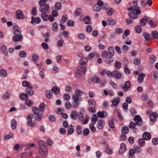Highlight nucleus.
<instances>
[{"label":"nucleus","instance_id":"nucleus-1","mask_svg":"<svg viewBox=\"0 0 158 158\" xmlns=\"http://www.w3.org/2000/svg\"><path fill=\"white\" fill-rule=\"evenodd\" d=\"M82 94V92L80 90H76L75 94L73 96L72 98L73 100V106L78 107L80 104L79 97L81 96Z\"/></svg>","mask_w":158,"mask_h":158},{"label":"nucleus","instance_id":"nucleus-2","mask_svg":"<svg viewBox=\"0 0 158 158\" xmlns=\"http://www.w3.org/2000/svg\"><path fill=\"white\" fill-rule=\"evenodd\" d=\"M114 48L112 46L109 47L108 48V52L109 55V57L106 59L105 62L107 64H109L114 60L113 56L114 55Z\"/></svg>","mask_w":158,"mask_h":158},{"label":"nucleus","instance_id":"nucleus-3","mask_svg":"<svg viewBox=\"0 0 158 158\" xmlns=\"http://www.w3.org/2000/svg\"><path fill=\"white\" fill-rule=\"evenodd\" d=\"M22 84L23 86L27 87L26 89V91L28 95L32 96L34 94V92L32 89V86L28 81H24L22 82Z\"/></svg>","mask_w":158,"mask_h":158},{"label":"nucleus","instance_id":"nucleus-4","mask_svg":"<svg viewBox=\"0 0 158 158\" xmlns=\"http://www.w3.org/2000/svg\"><path fill=\"white\" fill-rule=\"evenodd\" d=\"M40 110L39 108L35 106L33 107L32 108V110L34 113L33 116L36 120L39 121L41 119V115L39 113Z\"/></svg>","mask_w":158,"mask_h":158},{"label":"nucleus","instance_id":"nucleus-5","mask_svg":"<svg viewBox=\"0 0 158 158\" xmlns=\"http://www.w3.org/2000/svg\"><path fill=\"white\" fill-rule=\"evenodd\" d=\"M88 103L89 105V107L88 108L89 111L92 113H94L96 111V106L95 101L92 98H90L89 100Z\"/></svg>","mask_w":158,"mask_h":158},{"label":"nucleus","instance_id":"nucleus-6","mask_svg":"<svg viewBox=\"0 0 158 158\" xmlns=\"http://www.w3.org/2000/svg\"><path fill=\"white\" fill-rule=\"evenodd\" d=\"M103 2L102 1H98L97 4H94L93 6V9L95 11L99 12L102 9V6L103 5Z\"/></svg>","mask_w":158,"mask_h":158},{"label":"nucleus","instance_id":"nucleus-7","mask_svg":"<svg viewBox=\"0 0 158 158\" xmlns=\"http://www.w3.org/2000/svg\"><path fill=\"white\" fill-rule=\"evenodd\" d=\"M86 67H82L80 66L77 67L76 72L77 75L81 76L86 72Z\"/></svg>","mask_w":158,"mask_h":158},{"label":"nucleus","instance_id":"nucleus-8","mask_svg":"<svg viewBox=\"0 0 158 158\" xmlns=\"http://www.w3.org/2000/svg\"><path fill=\"white\" fill-rule=\"evenodd\" d=\"M131 7H132V9L134 10H135V12L137 14H139L140 13V11L138 9L137 1H133L130 4Z\"/></svg>","mask_w":158,"mask_h":158},{"label":"nucleus","instance_id":"nucleus-9","mask_svg":"<svg viewBox=\"0 0 158 158\" xmlns=\"http://www.w3.org/2000/svg\"><path fill=\"white\" fill-rule=\"evenodd\" d=\"M134 120L136 121V124L139 126L142 125L143 122L140 116L139 115L135 116L134 118Z\"/></svg>","mask_w":158,"mask_h":158},{"label":"nucleus","instance_id":"nucleus-10","mask_svg":"<svg viewBox=\"0 0 158 158\" xmlns=\"http://www.w3.org/2000/svg\"><path fill=\"white\" fill-rule=\"evenodd\" d=\"M112 77L117 79L121 78L122 77V74L118 71L116 70H114L112 72Z\"/></svg>","mask_w":158,"mask_h":158},{"label":"nucleus","instance_id":"nucleus-11","mask_svg":"<svg viewBox=\"0 0 158 158\" xmlns=\"http://www.w3.org/2000/svg\"><path fill=\"white\" fill-rule=\"evenodd\" d=\"M16 18L17 19H22L24 18L23 13L21 10H17L16 12Z\"/></svg>","mask_w":158,"mask_h":158},{"label":"nucleus","instance_id":"nucleus-12","mask_svg":"<svg viewBox=\"0 0 158 158\" xmlns=\"http://www.w3.org/2000/svg\"><path fill=\"white\" fill-rule=\"evenodd\" d=\"M157 114L155 112H153L152 114L149 116L150 118V123L151 124H152L153 123L155 119L157 117Z\"/></svg>","mask_w":158,"mask_h":158},{"label":"nucleus","instance_id":"nucleus-13","mask_svg":"<svg viewBox=\"0 0 158 158\" xmlns=\"http://www.w3.org/2000/svg\"><path fill=\"white\" fill-rule=\"evenodd\" d=\"M131 86L130 82L129 81H127L125 82L124 85L122 87V89L124 91L126 92L130 88Z\"/></svg>","mask_w":158,"mask_h":158},{"label":"nucleus","instance_id":"nucleus-14","mask_svg":"<svg viewBox=\"0 0 158 158\" xmlns=\"http://www.w3.org/2000/svg\"><path fill=\"white\" fill-rule=\"evenodd\" d=\"M13 33L15 35H19L21 34V30L17 26L13 27Z\"/></svg>","mask_w":158,"mask_h":158},{"label":"nucleus","instance_id":"nucleus-15","mask_svg":"<svg viewBox=\"0 0 158 158\" xmlns=\"http://www.w3.org/2000/svg\"><path fill=\"white\" fill-rule=\"evenodd\" d=\"M126 150V146L124 143H123L121 144L120 148L119 150V153L123 154Z\"/></svg>","mask_w":158,"mask_h":158},{"label":"nucleus","instance_id":"nucleus-16","mask_svg":"<svg viewBox=\"0 0 158 158\" xmlns=\"http://www.w3.org/2000/svg\"><path fill=\"white\" fill-rule=\"evenodd\" d=\"M104 125V122L102 120H99L98 121L97 127L99 129H102Z\"/></svg>","mask_w":158,"mask_h":158},{"label":"nucleus","instance_id":"nucleus-17","mask_svg":"<svg viewBox=\"0 0 158 158\" xmlns=\"http://www.w3.org/2000/svg\"><path fill=\"white\" fill-rule=\"evenodd\" d=\"M22 38L23 36L21 34L15 35L13 37V40L15 41H21Z\"/></svg>","mask_w":158,"mask_h":158},{"label":"nucleus","instance_id":"nucleus-18","mask_svg":"<svg viewBox=\"0 0 158 158\" xmlns=\"http://www.w3.org/2000/svg\"><path fill=\"white\" fill-rule=\"evenodd\" d=\"M39 153L43 156H45L48 153V148H39Z\"/></svg>","mask_w":158,"mask_h":158},{"label":"nucleus","instance_id":"nucleus-19","mask_svg":"<svg viewBox=\"0 0 158 158\" xmlns=\"http://www.w3.org/2000/svg\"><path fill=\"white\" fill-rule=\"evenodd\" d=\"M31 23L32 24H33L35 23L36 24L39 23L41 21L39 17L35 18L32 16L31 18Z\"/></svg>","mask_w":158,"mask_h":158},{"label":"nucleus","instance_id":"nucleus-20","mask_svg":"<svg viewBox=\"0 0 158 158\" xmlns=\"http://www.w3.org/2000/svg\"><path fill=\"white\" fill-rule=\"evenodd\" d=\"M140 3L143 6H146L147 4L150 6L152 5V1H141Z\"/></svg>","mask_w":158,"mask_h":158},{"label":"nucleus","instance_id":"nucleus-21","mask_svg":"<svg viewBox=\"0 0 158 158\" xmlns=\"http://www.w3.org/2000/svg\"><path fill=\"white\" fill-rule=\"evenodd\" d=\"M145 76V74L143 73H142L139 75L137 78V81L139 83L143 82V81L144 77Z\"/></svg>","mask_w":158,"mask_h":158},{"label":"nucleus","instance_id":"nucleus-22","mask_svg":"<svg viewBox=\"0 0 158 158\" xmlns=\"http://www.w3.org/2000/svg\"><path fill=\"white\" fill-rule=\"evenodd\" d=\"M120 101V98L118 97L114 98L112 100V105L114 106H117Z\"/></svg>","mask_w":158,"mask_h":158},{"label":"nucleus","instance_id":"nucleus-23","mask_svg":"<svg viewBox=\"0 0 158 158\" xmlns=\"http://www.w3.org/2000/svg\"><path fill=\"white\" fill-rule=\"evenodd\" d=\"M129 16L132 19H136L138 17V15L135 12V10L132 11L131 12L129 13Z\"/></svg>","mask_w":158,"mask_h":158},{"label":"nucleus","instance_id":"nucleus-24","mask_svg":"<svg viewBox=\"0 0 158 158\" xmlns=\"http://www.w3.org/2000/svg\"><path fill=\"white\" fill-rule=\"evenodd\" d=\"M135 153L136 154H139L141 153L142 152V149L141 148L137 145H134L133 147Z\"/></svg>","mask_w":158,"mask_h":158},{"label":"nucleus","instance_id":"nucleus-25","mask_svg":"<svg viewBox=\"0 0 158 158\" xmlns=\"http://www.w3.org/2000/svg\"><path fill=\"white\" fill-rule=\"evenodd\" d=\"M40 147L39 148H48L46 143L43 141H40L39 142Z\"/></svg>","mask_w":158,"mask_h":158},{"label":"nucleus","instance_id":"nucleus-26","mask_svg":"<svg viewBox=\"0 0 158 158\" xmlns=\"http://www.w3.org/2000/svg\"><path fill=\"white\" fill-rule=\"evenodd\" d=\"M78 114L76 111H73L71 112L70 117L73 120H76L78 117Z\"/></svg>","mask_w":158,"mask_h":158},{"label":"nucleus","instance_id":"nucleus-27","mask_svg":"<svg viewBox=\"0 0 158 158\" xmlns=\"http://www.w3.org/2000/svg\"><path fill=\"white\" fill-rule=\"evenodd\" d=\"M143 137L144 139L148 140L151 139V134L148 132H145L143 134Z\"/></svg>","mask_w":158,"mask_h":158},{"label":"nucleus","instance_id":"nucleus-28","mask_svg":"<svg viewBox=\"0 0 158 158\" xmlns=\"http://www.w3.org/2000/svg\"><path fill=\"white\" fill-rule=\"evenodd\" d=\"M88 61V59L87 58L84 57L82 59L80 60V66H81V65H83L85 64H86L87 62Z\"/></svg>","mask_w":158,"mask_h":158},{"label":"nucleus","instance_id":"nucleus-29","mask_svg":"<svg viewBox=\"0 0 158 158\" xmlns=\"http://www.w3.org/2000/svg\"><path fill=\"white\" fill-rule=\"evenodd\" d=\"M105 114L106 115V117L107 116V113L106 111L101 112L99 111L98 113V115L99 118H102L104 116Z\"/></svg>","mask_w":158,"mask_h":158},{"label":"nucleus","instance_id":"nucleus-30","mask_svg":"<svg viewBox=\"0 0 158 158\" xmlns=\"http://www.w3.org/2000/svg\"><path fill=\"white\" fill-rule=\"evenodd\" d=\"M103 143L106 145L105 148L106 151V153L109 154H111L112 153V151L110 148H108V144L106 142H103Z\"/></svg>","mask_w":158,"mask_h":158},{"label":"nucleus","instance_id":"nucleus-31","mask_svg":"<svg viewBox=\"0 0 158 158\" xmlns=\"http://www.w3.org/2000/svg\"><path fill=\"white\" fill-rule=\"evenodd\" d=\"M148 20V18L147 17H145L144 18L141 19L140 21V25L142 26H144L147 23Z\"/></svg>","mask_w":158,"mask_h":158},{"label":"nucleus","instance_id":"nucleus-32","mask_svg":"<svg viewBox=\"0 0 158 158\" xmlns=\"http://www.w3.org/2000/svg\"><path fill=\"white\" fill-rule=\"evenodd\" d=\"M52 91L55 94H57L60 92V89L59 88L57 87H53L52 89Z\"/></svg>","mask_w":158,"mask_h":158},{"label":"nucleus","instance_id":"nucleus-33","mask_svg":"<svg viewBox=\"0 0 158 158\" xmlns=\"http://www.w3.org/2000/svg\"><path fill=\"white\" fill-rule=\"evenodd\" d=\"M152 37L153 39L158 38V32L156 31H152L151 32Z\"/></svg>","mask_w":158,"mask_h":158},{"label":"nucleus","instance_id":"nucleus-34","mask_svg":"<svg viewBox=\"0 0 158 158\" xmlns=\"http://www.w3.org/2000/svg\"><path fill=\"white\" fill-rule=\"evenodd\" d=\"M128 127L126 126L123 127L121 129V131L123 134H127L129 132Z\"/></svg>","mask_w":158,"mask_h":158},{"label":"nucleus","instance_id":"nucleus-35","mask_svg":"<svg viewBox=\"0 0 158 158\" xmlns=\"http://www.w3.org/2000/svg\"><path fill=\"white\" fill-rule=\"evenodd\" d=\"M11 127L12 129L13 130H15L16 128L17 124L16 120L15 119L12 120L11 121Z\"/></svg>","mask_w":158,"mask_h":158},{"label":"nucleus","instance_id":"nucleus-36","mask_svg":"<svg viewBox=\"0 0 158 158\" xmlns=\"http://www.w3.org/2000/svg\"><path fill=\"white\" fill-rule=\"evenodd\" d=\"M84 21L85 23L86 24H91L92 23L91 19L88 16L85 17L84 19Z\"/></svg>","mask_w":158,"mask_h":158},{"label":"nucleus","instance_id":"nucleus-37","mask_svg":"<svg viewBox=\"0 0 158 158\" xmlns=\"http://www.w3.org/2000/svg\"><path fill=\"white\" fill-rule=\"evenodd\" d=\"M53 93L52 91L49 90H47L46 91V97L48 98H51L52 96Z\"/></svg>","mask_w":158,"mask_h":158},{"label":"nucleus","instance_id":"nucleus-38","mask_svg":"<svg viewBox=\"0 0 158 158\" xmlns=\"http://www.w3.org/2000/svg\"><path fill=\"white\" fill-rule=\"evenodd\" d=\"M143 35L146 41L149 42L150 41L151 39L150 36L148 33L147 32H145L143 34Z\"/></svg>","mask_w":158,"mask_h":158},{"label":"nucleus","instance_id":"nucleus-39","mask_svg":"<svg viewBox=\"0 0 158 158\" xmlns=\"http://www.w3.org/2000/svg\"><path fill=\"white\" fill-rule=\"evenodd\" d=\"M68 17L67 15L64 14L63 15L61 19L60 20V23L64 24L68 20Z\"/></svg>","mask_w":158,"mask_h":158},{"label":"nucleus","instance_id":"nucleus-40","mask_svg":"<svg viewBox=\"0 0 158 158\" xmlns=\"http://www.w3.org/2000/svg\"><path fill=\"white\" fill-rule=\"evenodd\" d=\"M106 12L108 15H112L114 13V10L110 8H107L106 9Z\"/></svg>","mask_w":158,"mask_h":158},{"label":"nucleus","instance_id":"nucleus-41","mask_svg":"<svg viewBox=\"0 0 158 158\" xmlns=\"http://www.w3.org/2000/svg\"><path fill=\"white\" fill-rule=\"evenodd\" d=\"M7 72L4 69L0 70V76L2 77H5L6 76Z\"/></svg>","mask_w":158,"mask_h":158},{"label":"nucleus","instance_id":"nucleus-42","mask_svg":"<svg viewBox=\"0 0 158 158\" xmlns=\"http://www.w3.org/2000/svg\"><path fill=\"white\" fill-rule=\"evenodd\" d=\"M58 25L56 23H53L52 24V30L53 31H57L58 29Z\"/></svg>","mask_w":158,"mask_h":158},{"label":"nucleus","instance_id":"nucleus-43","mask_svg":"<svg viewBox=\"0 0 158 158\" xmlns=\"http://www.w3.org/2000/svg\"><path fill=\"white\" fill-rule=\"evenodd\" d=\"M92 81L96 83L99 82L100 81V79L96 76H93L92 77Z\"/></svg>","mask_w":158,"mask_h":158},{"label":"nucleus","instance_id":"nucleus-44","mask_svg":"<svg viewBox=\"0 0 158 158\" xmlns=\"http://www.w3.org/2000/svg\"><path fill=\"white\" fill-rule=\"evenodd\" d=\"M69 127H70V128L68 129L67 132L68 135H71L74 132V130L73 128L74 127L72 125H70Z\"/></svg>","mask_w":158,"mask_h":158},{"label":"nucleus","instance_id":"nucleus-45","mask_svg":"<svg viewBox=\"0 0 158 158\" xmlns=\"http://www.w3.org/2000/svg\"><path fill=\"white\" fill-rule=\"evenodd\" d=\"M20 98L23 100H27L28 98V96L27 94H21L20 95Z\"/></svg>","mask_w":158,"mask_h":158},{"label":"nucleus","instance_id":"nucleus-46","mask_svg":"<svg viewBox=\"0 0 158 158\" xmlns=\"http://www.w3.org/2000/svg\"><path fill=\"white\" fill-rule=\"evenodd\" d=\"M1 49L4 55L7 56L8 55V52L6 50V47L5 46H3L1 48Z\"/></svg>","mask_w":158,"mask_h":158},{"label":"nucleus","instance_id":"nucleus-47","mask_svg":"<svg viewBox=\"0 0 158 158\" xmlns=\"http://www.w3.org/2000/svg\"><path fill=\"white\" fill-rule=\"evenodd\" d=\"M135 30L137 33H139L142 31V27L140 26H136L135 27Z\"/></svg>","mask_w":158,"mask_h":158},{"label":"nucleus","instance_id":"nucleus-48","mask_svg":"<svg viewBox=\"0 0 158 158\" xmlns=\"http://www.w3.org/2000/svg\"><path fill=\"white\" fill-rule=\"evenodd\" d=\"M19 55L21 57H25L27 56V54L25 51H21L19 52Z\"/></svg>","mask_w":158,"mask_h":158},{"label":"nucleus","instance_id":"nucleus-49","mask_svg":"<svg viewBox=\"0 0 158 158\" xmlns=\"http://www.w3.org/2000/svg\"><path fill=\"white\" fill-rule=\"evenodd\" d=\"M41 17L45 21H47L48 20V16L44 13H43L41 14Z\"/></svg>","mask_w":158,"mask_h":158},{"label":"nucleus","instance_id":"nucleus-50","mask_svg":"<svg viewBox=\"0 0 158 158\" xmlns=\"http://www.w3.org/2000/svg\"><path fill=\"white\" fill-rule=\"evenodd\" d=\"M48 119L51 122H54L56 121L55 117L53 115H50L48 116Z\"/></svg>","mask_w":158,"mask_h":158},{"label":"nucleus","instance_id":"nucleus-51","mask_svg":"<svg viewBox=\"0 0 158 158\" xmlns=\"http://www.w3.org/2000/svg\"><path fill=\"white\" fill-rule=\"evenodd\" d=\"M81 14V9L80 8H77L76 9L74 13L75 15L78 16Z\"/></svg>","mask_w":158,"mask_h":158},{"label":"nucleus","instance_id":"nucleus-52","mask_svg":"<svg viewBox=\"0 0 158 158\" xmlns=\"http://www.w3.org/2000/svg\"><path fill=\"white\" fill-rule=\"evenodd\" d=\"M32 59L34 62H36L38 60L39 57L37 55L34 54L32 56Z\"/></svg>","mask_w":158,"mask_h":158},{"label":"nucleus","instance_id":"nucleus-53","mask_svg":"<svg viewBox=\"0 0 158 158\" xmlns=\"http://www.w3.org/2000/svg\"><path fill=\"white\" fill-rule=\"evenodd\" d=\"M102 57L104 58H108V57H109V54L106 51H104L102 52Z\"/></svg>","mask_w":158,"mask_h":158},{"label":"nucleus","instance_id":"nucleus-54","mask_svg":"<svg viewBox=\"0 0 158 158\" xmlns=\"http://www.w3.org/2000/svg\"><path fill=\"white\" fill-rule=\"evenodd\" d=\"M133 62L135 65H139L140 64V60L138 58H135L134 59Z\"/></svg>","mask_w":158,"mask_h":158},{"label":"nucleus","instance_id":"nucleus-55","mask_svg":"<svg viewBox=\"0 0 158 158\" xmlns=\"http://www.w3.org/2000/svg\"><path fill=\"white\" fill-rule=\"evenodd\" d=\"M92 123L94 124H95L96 121L98 120V117L96 114L93 115L92 118Z\"/></svg>","mask_w":158,"mask_h":158},{"label":"nucleus","instance_id":"nucleus-56","mask_svg":"<svg viewBox=\"0 0 158 158\" xmlns=\"http://www.w3.org/2000/svg\"><path fill=\"white\" fill-rule=\"evenodd\" d=\"M61 4L60 2H57L55 4V8L57 10H60L61 8Z\"/></svg>","mask_w":158,"mask_h":158},{"label":"nucleus","instance_id":"nucleus-57","mask_svg":"<svg viewBox=\"0 0 158 158\" xmlns=\"http://www.w3.org/2000/svg\"><path fill=\"white\" fill-rule=\"evenodd\" d=\"M139 143L141 147H143L145 145V141L144 139H140L139 140Z\"/></svg>","mask_w":158,"mask_h":158},{"label":"nucleus","instance_id":"nucleus-58","mask_svg":"<svg viewBox=\"0 0 158 158\" xmlns=\"http://www.w3.org/2000/svg\"><path fill=\"white\" fill-rule=\"evenodd\" d=\"M76 131L77 133L78 134L80 135L82 133V130L81 127V126H78L76 128Z\"/></svg>","mask_w":158,"mask_h":158},{"label":"nucleus","instance_id":"nucleus-59","mask_svg":"<svg viewBox=\"0 0 158 158\" xmlns=\"http://www.w3.org/2000/svg\"><path fill=\"white\" fill-rule=\"evenodd\" d=\"M156 60V58L153 55L150 56L149 61L152 63H154Z\"/></svg>","mask_w":158,"mask_h":158},{"label":"nucleus","instance_id":"nucleus-60","mask_svg":"<svg viewBox=\"0 0 158 158\" xmlns=\"http://www.w3.org/2000/svg\"><path fill=\"white\" fill-rule=\"evenodd\" d=\"M78 116L79 117V121L81 122L83 121L84 120L83 114L81 112L78 113Z\"/></svg>","mask_w":158,"mask_h":158},{"label":"nucleus","instance_id":"nucleus-61","mask_svg":"<svg viewBox=\"0 0 158 158\" xmlns=\"http://www.w3.org/2000/svg\"><path fill=\"white\" fill-rule=\"evenodd\" d=\"M114 65L116 69H119L121 68V64L120 62L118 61H116Z\"/></svg>","mask_w":158,"mask_h":158},{"label":"nucleus","instance_id":"nucleus-62","mask_svg":"<svg viewBox=\"0 0 158 158\" xmlns=\"http://www.w3.org/2000/svg\"><path fill=\"white\" fill-rule=\"evenodd\" d=\"M89 132V131L88 128L85 129L83 131V135L85 136H87Z\"/></svg>","mask_w":158,"mask_h":158},{"label":"nucleus","instance_id":"nucleus-63","mask_svg":"<svg viewBox=\"0 0 158 158\" xmlns=\"http://www.w3.org/2000/svg\"><path fill=\"white\" fill-rule=\"evenodd\" d=\"M108 21L110 24L112 25H115L117 23V21L115 19H108Z\"/></svg>","mask_w":158,"mask_h":158},{"label":"nucleus","instance_id":"nucleus-64","mask_svg":"<svg viewBox=\"0 0 158 158\" xmlns=\"http://www.w3.org/2000/svg\"><path fill=\"white\" fill-rule=\"evenodd\" d=\"M135 153V151L133 148L130 149L129 151V155L131 156H132Z\"/></svg>","mask_w":158,"mask_h":158}]
</instances>
